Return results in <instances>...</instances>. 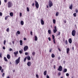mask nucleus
<instances>
[{"instance_id": "obj_2", "label": "nucleus", "mask_w": 78, "mask_h": 78, "mask_svg": "<svg viewBox=\"0 0 78 78\" xmlns=\"http://www.w3.org/2000/svg\"><path fill=\"white\" fill-rule=\"evenodd\" d=\"M48 5L49 8H51L53 6V2L51 0H49L48 2Z\"/></svg>"}, {"instance_id": "obj_11", "label": "nucleus", "mask_w": 78, "mask_h": 78, "mask_svg": "<svg viewBox=\"0 0 78 78\" xmlns=\"http://www.w3.org/2000/svg\"><path fill=\"white\" fill-rule=\"evenodd\" d=\"M7 58L8 59H9L10 58H11V56H10V55L8 54L7 56Z\"/></svg>"}, {"instance_id": "obj_53", "label": "nucleus", "mask_w": 78, "mask_h": 78, "mask_svg": "<svg viewBox=\"0 0 78 78\" xmlns=\"http://www.w3.org/2000/svg\"><path fill=\"white\" fill-rule=\"evenodd\" d=\"M76 13H78V10L77 9H76Z\"/></svg>"}, {"instance_id": "obj_49", "label": "nucleus", "mask_w": 78, "mask_h": 78, "mask_svg": "<svg viewBox=\"0 0 78 78\" xmlns=\"http://www.w3.org/2000/svg\"><path fill=\"white\" fill-rule=\"evenodd\" d=\"M7 2H8V0H4L5 3H7Z\"/></svg>"}, {"instance_id": "obj_4", "label": "nucleus", "mask_w": 78, "mask_h": 78, "mask_svg": "<svg viewBox=\"0 0 78 78\" xmlns=\"http://www.w3.org/2000/svg\"><path fill=\"white\" fill-rule=\"evenodd\" d=\"M35 5L36 8H39V4L38 3V2L37 1H35Z\"/></svg>"}, {"instance_id": "obj_5", "label": "nucleus", "mask_w": 78, "mask_h": 78, "mask_svg": "<svg viewBox=\"0 0 78 78\" xmlns=\"http://www.w3.org/2000/svg\"><path fill=\"white\" fill-rule=\"evenodd\" d=\"M72 34L73 36H75L76 34V31L75 30H73L72 31Z\"/></svg>"}, {"instance_id": "obj_35", "label": "nucleus", "mask_w": 78, "mask_h": 78, "mask_svg": "<svg viewBox=\"0 0 78 78\" xmlns=\"http://www.w3.org/2000/svg\"><path fill=\"white\" fill-rule=\"evenodd\" d=\"M27 57H26L24 58V62H25V61H26V60H27Z\"/></svg>"}, {"instance_id": "obj_20", "label": "nucleus", "mask_w": 78, "mask_h": 78, "mask_svg": "<svg viewBox=\"0 0 78 78\" xmlns=\"http://www.w3.org/2000/svg\"><path fill=\"white\" fill-rule=\"evenodd\" d=\"M35 41H37V36H35V39H34Z\"/></svg>"}, {"instance_id": "obj_45", "label": "nucleus", "mask_w": 78, "mask_h": 78, "mask_svg": "<svg viewBox=\"0 0 78 78\" xmlns=\"http://www.w3.org/2000/svg\"><path fill=\"white\" fill-rule=\"evenodd\" d=\"M36 77L37 78H39V75H38L37 74L36 75Z\"/></svg>"}, {"instance_id": "obj_38", "label": "nucleus", "mask_w": 78, "mask_h": 78, "mask_svg": "<svg viewBox=\"0 0 78 78\" xmlns=\"http://www.w3.org/2000/svg\"><path fill=\"white\" fill-rule=\"evenodd\" d=\"M66 75L67 76H69V73H66Z\"/></svg>"}, {"instance_id": "obj_46", "label": "nucleus", "mask_w": 78, "mask_h": 78, "mask_svg": "<svg viewBox=\"0 0 78 78\" xmlns=\"http://www.w3.org/2000/svg\"><path fill=\"white\" fill-rule=\"evenodd\" d=\"M52 50V49L51 48L50 50H49V52H51V51Z\"/></svg>"}, {"instance_id": "obj_14", "label": "nucleus", "mask_w": 78, "mask_h": 78, "mask_svg": "<svg viewBox=\"0 0 78 78\" xmlns=\"http://www.w3.org/2000/svg\"><path fill=\"white\" fill-rule=\"evenodd\" d=\"M27 59L29 61H30V60H31V57H30V56H27Z\"/></svg>"}, {"instance_id": "obj_62", "label": "nucleus", "mask_w": 78, "mask_h": 78, "mask_svg": "<svg viewBox=\"0 0 78 78\" xmlns=\"http://www.w3.org/2000/svg\"><path fill=\"white\" fill-rule=\"evenodd\" d=\"M55 65H54V68L55 69H56V67H55Z\"/></svg>"}, {"instance_id": "obj_63", "label": "nucleus", "mask_w": 78, "mask_h": 78, "mask_svg": "<svg viewBox=\"0 0 78 78\" xmlns=\"http://www.w3.org/2000/svg\"><path fill=\"white\" fill-rule=\"evenodd\" d=\"M2 4V2H1V1L0 0V5H1Z\"/></svg>"}, {"instance_id": "obj_22", "label": "nucleus", "mask_w": 78, "mask_h": 78, "mask_svg": "<svg viewBox=\"0 0 78 78\" xmlns=\"http://www.w3.org/2000/svg\"><path fill=\"white\" fill-rule=\"evenodd\" d=\"M47 70H45L44 72V76H45V75H47Z\"/></svg>"}, {"instance_id": "obj_13", "label": "nucleus", "mask_w": 78, "mask_h": 78, "mask_svg": "<svg viewBox=\"0 0 78 78\" xmlns=\"http://www.w3.org/2000/svg\"><path fill=\"white\" fill-rule=\"evenodd\" d=\"M69 42L70 44H72V40L71 38H69Z\"/></svg>"}, {"instance_id": "obj_42", "label": "nucleus", "mask_w": 78, "mask_h": 78, "mask_svg": "<svg viewBox=\"0 0 78 78\" xmlns=\"http://www.w3.org/2000/svg\"><path fill=\"white\" fill-rule=\"evenodd\" d=\"M25 55H28V52H25Z\"/></svg>"}, {"instance_id": "obj_8", "label": "nucleus", "mask_w": 78, "mask_h": 78, "mask_svg": "<svg viewBox=\"0 0 78 78\" xmlns=\"http://www.w3.org/2000/svg\"><path fill=\"white\" fill-rule=\"evenodd\" d=\"M54 29L53 31V33H56V32H57V29H56V26H55L54 27Z\"/></svg>"}, {"instance_id": "obj_12", "label": "nucleus", "mask_w": 78, "mask_h": 78, "mask_svg": "<svg viewBox=\"0 0 78 78\" xmlns=\"http://www.w3.org/2000/svg\"><path fill=\"white\" fill-rule=\"evenodd\" d=\"M31 62H28L27 63V65L28 66H31Z\"/></svg>"}, {"instance_id": "obj_26", "label": "nucleus", "mask_w": 78, "mask_h": 78, "mask_svg": "<svg viewBox=\"0 0 78 78\" xmlns=\"http://www.w3.org/2000/svg\"><path fill=\"white\" fill-rule=\"evenodd\" d=\"M19 53L20 54H22V53H23V49H22L21 51H19Z\"/></svg>"}, {"instance_id": "obj_10", "label": "nucleus", "mask_w": 78, "mask_h": 78, "mask_svg": "<svg viewBox=\"0 0 78 78\" xmlns=\"http://www.w3.org/2000/svg\"><path fill=\"white\" fill-rule=\"evenodd\" d=\"M41 25H44V21L42 19H41Z\"/></svg>"}, {"instance_id": "obj_48", "label": "nucleus", "mask_w": 78, "mask_h": 78, "mask_svg": "<svg viewBox=\"0 0 78 78\" xmlns=\"http://www.w3.org/2000/svg\"><path fill=\"white\" fill-rule=\"evenodd\" d=\"M2 53H0V58H2Z\"/></svg>"}, {"instance_id": "obj_19", "label": "nucleus", "mask_w": 78, "mask_h": 78, "mask_svg": "<svg viewBox=\"0 0 78 78\" xmlns=\"http://www.w3.org/2000/svg\"><path fill=\"white\" fill-rule=\"evenodd\" d=\"M23 24H24V22L23 21H21V25H23Z\"/></svg>"}, {"instance_id": "obj_17", "label": "nucleus", "mask_w": 78, "mask_h": 78, "mask_svg": "<svg viewBox=\"0 0 78 78\" xmlns=\"http://www.w3.org/2000/svg\"><path fill=\"white\" fill-rule=\"evenodd\" d=\"M67 69H64V71H63V72L65 73L66 72H67Z\"/></svg>"}, {"instance_id": "obj_64", "label": "nucleus", "mask_w": 78, "mask_h": 78, "mask_svg": "<svg viewBox=\"0 0 78 78\" xmlns=\"http://www.w3.org/2000/svg\"><path fill=\"white\" fill-rule=\"evenodd\" d=\"M6 78H10V77H9V76H8Z\"/></svg>"}, {"instance_id": "obj_7", "label": "nucleus", "mask_w": 78, "mask_h": 78, "mask_svg": "<svg viewBox=\"0 0 78 78\" xmlns=\"http://www.w3.org/2000/svg\"><path fill=\"white\" fill-rule=\"evenodd\" d=\"M58 70L60 72L62 71V66H60L58 67Z\"/></svg>"}, {"instance_id": "obj_40", "label": "nucleus", "mask_w": 78, "mask_h": 78, "mask_svg": "<svg viewBox=\"0 0 78 78\" xmlns=\"http://www.w3.org/2000/svg\"><path fill=\"white\" fill-rule=\"evenodd\" d=\"M60 32H58V34H57V36H60Z\"/></svg>"}, {"instance_id": "obj_50", "label": "nucleus", "mask_w": 78, "mask_h": 78, "mask_svg": "<svg viewBox=\"0 0 78 78\" xmlns=\"http://www.w3.org/2000/svg\"><path fill=\"white\" fill-rule=\"evenodd\" d=\"M3 71H4V70L3 69H2L1 70V72L2 73H3Z\"/></svg>"}, {"instance_id": "obj_15", "label": "nucleus", "mask_w": 78, "mask_h": 78, "mask_svg": "<svg viewBox=\"0 0 78 78\" xmlns=\"http://www.w3.org/2000/svg\"><path fill=\"white\" fill-rule=\"evenodd\" d=\"M73 8V4H71V5L69 7V9H72Z\"/></svg>"}, {"instance_id": "obj_59", "label": "nucleus", "mask_w": 78, "mask_h": 78, "mask_svg": "<svg viewBox=\"0 0 78 78\" xmlns=\"http://www.w3.org/2000/svg\"><path fill=\"white\" fill-rule=\"evenodd\" d=\"M58 49L59 51H61V49H60V48H58Z\"/></svg>"}, {"instance_id": "obj_3", "label": "nucleus", "mask_w": 78, "mask_h": 78, "mask_svg": "<svg viewBox=\"0 0 78 78\" xmlns=\"http://www.w3.org/2000/svg\"><path fill=\"white\" fill-rule=\"evenodd\" d=\"M20 57H19L16 60V64H18L20 62Z\"/></svg>"}, {"instance_id": "obj_6", "label": "nucleus", "mask_w": 78, "mask_h": 78, "mask_svg": "<svg viewBox=\"0 0 78 78\" xmlns=\"http://www.w3.org/2000/svg\"><path fill=\"white\" fill-rule=\"evenodd\" d=\"M28 49V46H26L24 48V51H26Z\"/></svg>"}, {"instance_id": "obj_27", "label": "nucleus", "mask_w": 78, "mask_h": 78, "mask_svg": "<svg viewBox=\"0 0 78 78\" xmlns=\"http://www.w3.org/2000/svg\"><path fill=\"white\" fill-rule=\"evenodd\" d=\"M9 17V16H6L5 17V20H7V19H8V17Z\"/></svg>"}, {"instance_id": "obj_61", "label": "nucleus", "mask_w": 78, "mask_h": 78, "mask_svg": "<svg viewBox=\"0 0 78 78\" xmlns=\"http://www.w3.org/2000/svg\"><path fill=\"white\" fill-rule=\"evenodd\" d=\"M12 49H11V48H10L9 49V51H12Z\"/></svg>"}, {"instance_id": "obj_60", "label": "nucleus", "mask_w": 78, "mask_h": 78, "mask_svg": "<svg viewBox=\"0 0 78 78\" xmlns=\"http://www.w3.org/2000/svg\"><path fill=\"white\" fill-rule=\"evenodd\" d=\"M23 39L24 41H26V40H27V38H24Z\"/></svg>"}, {"instance_id": "obj_54", "label": "nucleus", "mask_w": 78, "mask_h": 78, "mask_svg": "<svg viewBox=\"0 0 78 78\" xmlns=\"http://www.w3.org/2000/svg\"><path fill=\"white\" fill-rule=\"evenodd\" d=\"M3 49V50H5V47L3 46L2 48Z\"/></svg>"}, {"instance_id": "obj_43", "label": "nucleus", "mask_w": 78, "mask_h": 78, "mask_svg": "<svg viewBox=\"0 0 78 78\" xmlns=\"http://www.w3.org/2000/svg\"><path fill=\"white\" fill-rule=\"evenodd\" d=\"M2 15H3L2 13V12H0V16H2Z\"/></svg>"}, {"instance_id": "obj_37", "label": "nucleus", "mask_w": 78, "mask_h": 78, "mask_svg": "<svg viewBox=\"0 0 78 78\" xmlns=\"http://www.w3.org/2000/svg\"><path fill=\"white\" fill-rule=\"evenodd\" d=\"M6 31L7 32H9V28H8L6 30Z\"/></svg>"}, {"instance_id": "obj_25", "label": "nucleus", "mask_w": 78, "mask_h": 78, "mask_svg": "<svg viewBox=\"0 0 78 78\" xmlns=\"http://www.w3.org/2000/svg\"><path fill=\"white\" fill-rule=\"evenodd\" d=\"M4 58L5 61H6V62H7V61H8V59H7V58H6V57H4Z\"/></svg>"}, {"instance_id": "obj_41", "label": "nucleus", "mask_w": 78, "mask_h": 78, "mask_svg": "<svg viewBox=\"0 0 78 78\" xmlns=\"http://www.w3.org/2000/svg\"><path fill=\"white\" fill-rule=\"evenodd\" d=\"M5 73H3L2 75V77H4L5 76Z\"/></svg>"}, {"instance_id": "obj_28", "label": "nucleus", "mask_w": 78, "mask_h": 78, "mask_svg": "<svg viewBox=\"0 0 78 78\" xmlns=\"http://www.w3.org/2000/svg\"><path fill=\"white\" fill-rule=\"evenodd\" d=\"M56 16H59V12H57L56 13Z\"/></svg>"}, {"instance_id": "obj_16", "label": "nucleus", "mask_w": 78, "mask_h": 78, "mask_svg": "<svg viewBox=\"0 0 78 78\" xmlns=\"http://www.w3.org/2000/svg\"><path fill=\"white\" fill-rule=\"evenodd\" d=\"M20 45H23V41L22 40H20Z\"/></svg>"}, {"instance_id": "obj_21", "label": "nucleus", "mask_w": 78, "mask_h": 78, "mask_svg": "<svg viewBox=\"0 0 78 78\" xmlns=\"http://www.w3.org/2000/svg\"><path fill=\"white\" fill-rule=\"evenodd\" d=\"M10 16L11 17H12L13 16V13L12 12L10 13Z\"/></svg>"}, {"instance_id": "obj_1", "label": "nucleus", "mask_w": 78, "mask_h": 78, "mask_svg": "<svg viewBox=\"0 0 78 78\" xmlns=\"http://www.w3.org/2000/svg\"><path fill=\"white\" fill-rule=\"evenodd\" d=\"M12 5V3L11 1L8 2V8H11Z\"/></svg>"}, {"instance_id": "obj_52", "label": "nucleus", "mask_w": 78, "mask_h": 78, "mask_svg": "<svg viewBox=\"0 0 78 78\" xmlns=\"http://www.w3.org/2000/svg\"><path fill=\"white\" fill-rule=\"evenodd\" d=\"M20 17H22V13L21 12L20 13Z\"/></svg>"}, {"instance_id": "obj_31", "label": "nucleus", "mask_w": 78, "mask_h": 78, "mask_svg": "<svg viewBox=\"0 0 78 78\" xmlns=\"http://www.w3.org/2000/svg\"><path fill=\"white\" fill-rule=\"evenodd\" d=\"M17 34H20V32L19 31H17Z\"/></svg>"}, {"instance_id": "obj_29", "label": "nucleus", "mask_w": 78, "mask_h": 78, "mask_svg": "<svg viewBox=\"0 0 78 78\" xmlns=\"http://www.w3.org/2000/svg\"><path fill=\"white\" fill-rule=\"evenodd\" d=\"M53 23L54 24L56 23V20H55V19H53Z\"/></svg>"}, {"instance_id": "obj_23", "label": "nucleus", "mask_w": 78, "mask_h": 78, "mask_svg": "<svg viewBox=\"0 0 78 78\" xmlns=\"http://www.w3.org/2000/svg\"><path fill=\"white\" fill-rule=\"evenodd\" d=\"M18 51H17L16 52H14V54L15 55H17L18 54Z\"/></svg>"}, {"instance_id": "obj_47", "label": "nucleus", "mask_w": 78, "mask_h": 78, "mask_svg": "<svg viewBox=\"0 0 78 78\" xmlns=\"http://www.w3.org/2000/svg\"><path fill=\"white\" fill-rule=\"evenodd\" d=\"M48 39L49 41H51V38L50 37H49L48 38Z\"/></svg>"}, {"instance_id": "obj_33", "label": "nucleus", "mask_w": 78, "mask_h": 78, "mask_svg": "<svg viewBox=\"0 0 78 78\" xmlns=\"http://www.w3.org/2000/svg\"><path fill=\"white\" fill-rule=\"evenodd\" d=\"M6 42V41L5 40L4 41V45H5L6 44H5Z\"/></svg>"}, {"instance_id": "obj_18", "label": "nucleus", "mask_w": 78, "mask_h": 78, "mask_svg": "<svg viewBox=\"0 0 78 78\" xmlns=\"http://www.w3.org/2000/svg\"><path fill=\"white\" fill-rule=\"evenodd\" d=\"M48 32L49 34H51V30H48Z\"/></svg>"}, {"instance_id": "obj_39", "label": "nucleus", "mask_w": 78, "mask_h": 78, "mask_svg": "<svg viewBox=\"0 0 78 78\" xmlns=\"http://www.w3.org/2000/svg\"><path fill=\"white\" fill-rule=\"evenodd\" d=\"M35 54H36V53H35V52H33L32 55L33 56H34V55H35Z\"/></svg>"}, {"instance_id": "obj_30", "label": "nucleus", "mask_w": 78, "mask_h": 78, "mask_svg": "<svg viewBox=\"0 0 78 78\" xmlns=\"http://www.w3.org/2000/svg\"><path fill=\"white\" fill-rule=\"evenodd\" d=\"M27 11H28V12H29V11H30V9H29V8L27 7Z\"/></svg>"}, {"instance_id": "obj_58", "label": "nucleus", "mask_w": 78, "mask_h": 78, "mask_svg": "<svg viewBox=\"0 0 78 78\" xmlns=\"http://www.w3.org/2000/svg\"><path fill=\"white\" fill-rule=\"evenodd\" d=\"M47 78H50V77H49V76H48V75H47Z\"/></svg>"}, {"instance_id": "obj_36", "label": "nucleus", "mask_w": 78, "mask_h": 78, "mask_svg": "<svg viewBox=\"0 0 78 78\" xmlns=\"http://www.w3.org/2000/svg\"><path fill=\"white\" fill-rule=\"evenodd\" d=\"M52 39L53 40L55 39V36H54V35H52Z\"/></svg>"}, {"instance_id": "obj_56", "label": "nucleus", "mask_w": 78, "mask_h": 78, "mask_svg": "<svg viewBox=\"0 0 78 78\" xmlns=\"http://www.w3.org/2000/svg\"><path fill=\"white\" fill-rule=\"evenodd\" d=\"M2 69V67L1 66H0V70H1Z\"/></svg>"}, {"instance_id": "obj_9", "label": "nucleus", "mask_w": 78, "mask_h": 78, "mask_svg": "<svg viewBox=\"0 0 78 78\" xmlns=\"http://www.w3.org/2000/svg\"><path fill=\"white\" fill-rule=\"evenodd\" d=\"M70 51V48H67L66 49V53L67 54H69V53Z\"/></svg>"}, {"instance_id": "obj_57", "label": "nucleus", "mask_w": 78, "mask_h": 78, "mask_svg": "<svg viewBox=\"0 0 78 78\" xmlns=\"http://www.w3.org/2000/svg\"><path fill=\"white\" fill-rule=\"evenodd\" d=\"M35 4L34 3H33L32 4V6H34V5Z\"/></svg>"}, {"instance_id": "obj_44", "label": "nucleus", "mask_w": 78, "mask_h": 78, "mask_svg": "<svg viewBox=\"0 0 78 78\" xmlns=\"http://www.w3.org/2000/svg\"><path fill=\"white\" fill-rule=\"evenodd\" d=\"M30 35L31 36H32L33 35V32H32V31H30Z\"/></svg>"}, {"instance_id": "obj_32", "label": "nucleus", "mask_w": 78, "mask_h": 78, "mask_svg": "<svg viewBox=\"0 0 78 78\" xmlns=\"http://www.w3.org/2000/svg\"><path fill=\"white\" fill-rule=\"evenodd\" d=\"M73 15L74 17H76V13H74Z\"/></svg>"}, {"instance_id": "obj_34", "label": "nucleus", "mask_w": 78, "mask_h": 78, "mask_svg": "<svg viewBox=\"0 0 78 78\" xmlns=\"http://www.w3.org/2000/svg\"><path fill=\"white\" fill-rule=\"evenodd\" d=\"M65 44H66V45H67V44H68V42H67V40H66Z\"/></svg>"}, {"instance_id": "obj_55", "label": "nucleus", "mask_w": 78, "mask_h": 78, "mask_svg": "<svg viewBox=\"0 0 78 78\" xmlns=\"http://www.w3.org/2000/svg\"><path fill=\"white\" fill-rule=\"evenodd\" d=\"M58 75H59V76H60V75H61V73L60 72H59L58 73Z\"/></svg>"}, {"instance_id": "obj_24", "label": "nucleus", "mask_w": 78, "mask_h": 78, "mask_svg": "<svg viewBox=\"0 0 78 78\" xmlns=\"http://www.w3.org/2000/svg\"><path fill=\"white\" fill-rule=\"evenodd\" d=\"M55 54H53V53H52L51 55L52 58H55Z\"/></svg>"}, {"instance_id": "obj_51", "label": "nucleus", "mask_w": 78, "mask_h": 78, "mask_svg": "<svg viewBox=\"0 0 78 78\" xmlns=\"http://www.w3.org/2000/svg\"><path fill=\"white\" fill-rule=\"evenodd\" d=\"M53 40V42H54V44H56V42H55V40L54 39Z\"/></svg>"}]
</instances>
